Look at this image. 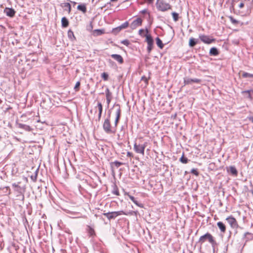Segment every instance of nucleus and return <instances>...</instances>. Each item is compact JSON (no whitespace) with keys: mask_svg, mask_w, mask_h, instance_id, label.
Segmentation results:
<instances>
[{"mask_svg":"<svg viewBox=\"0 0 253 253\" xmlns=\"http://www.w3.org/2000/svg\"><path fill=\"white\" fill-rule=\"evenodd\" d=\"M103 214L108 219L110 220L112 219L115 218L117 216H118L119 215H120L122 214H126L123 211H112V212L104 213Z\"/></svg>","mask_w":253,"mask_h":253,"instance_id":"3","label":"nucleus"},{"mask_svg":"<svg viewBox=\"0 0 253 253\" xmlns=\"http://www.w3.org/2000/svg\"><path fill=\"white\" fill-rule=\"evenodd\" d=\"M139 34L141 36H145V35H144V33L145 32V30H143V29H140L139 30Z\"/></svg>","mask_w":253,"mask_h":253,"instance_id":"40","label":"nucleus"},{"mask_svg":"<svg viewBox=\"0 0 253 253\" xmlns=\"http://www.w3.org/2000/svg\"><path fill=\"white\" fill-rule=\"evenodd\" d=\"M140 12L142 14H145L147 12V10L146 9H144L142 10Z\"/></svg>","mask_w":253,"mask_h":253,"instance_id":"49","label":"nucleus"},{"mask_svg":"<svg viewBox=\"0 0 253 253\" xmlns=\"http://www.w3.org/2000/svg\"><path fill=\"white\" fill-rule=\"evenodd\" d=\"M18 125V127L20 128L25 129V130H26L27 131H30L32 130V128L28 125H27L25 124H19Z\"/></svg>","mask_w":253,"mask_h":253,"instance_id":"17","label":"nucleus"},{"mask_svg":"<svg viewBox=\"0 0 253 253\" xmlns=\"http://www.w3.org/2000/svg\"><path fill=\"white\" fill-rule=\"evenodd\" d=\"M110 116L108 118H106L103 124V128L104 131L107 134L113 133L115 132L114 131H113L112 129V127L111 126L110 121Z\"/></svg>","mask_w":253,"mask_h":253,"instance_id":"1","label":"nucleus"},{"mask_svg":"<svg viewBox=\"0 0 253 253\" xmlns=\"http://www.w3.org/2000/svg\"><path fill=\"white\" fill-rule=\"evenodd\" d=\"M228 18H229V19L231 21V22H232V23L234 25H237V24H239V23H240V22L239 21L235 19L231 16H229Z\"/></svg>","mask_w":253,"mask_h":253,"instance_id":"26","label":"nucleus"},{"mask_svg":"<svg viewBox=\"0 0 253 253\" xmlns=\"http://www.w3.org/2000/svg\"><path fill=\"white\" fill-rule=\"evenodd\" d=\"M129 25V23L127 21L125 22L123 24H122L121 26L119 27V30H121L123 29H126L128 27Z\"/></svg>","mask_w":253,"mask_h":253,"instance_id":"24","label":"nucleus"},{"mask_svg":"<svg viewBox=\"0 0 253 253\" xmlns=\"http://www.w3.org/2000/svg\"><path fill=\"white\" fill-rule=\"evenodd\" d=\"M198 69H199V70H201L203 72H205L206 71V68H201L200 66H198Z\"/></svg>","mask_w":253,"mask_h":253,"instance_id":"41","label":"nucleus"},{"mask_svg":"<svg viewBox=\"0 0 253 253\" xmlns=\"http://www.w3.org/2000/svg\"><path fill=\"white\" fill-rule=\"evenodd\" d=\"M78 10L81 11L84 13H86V7L85 4H80L77 7Z\"/></svg>","mask_w":253,"mask_h":253,"instance_id":"20","label":"nucleus"},{"mask_svg":"<svg viewBox=\"0 0 253 253\" xmlns=\"http://www.w3.org/2000/svg\"><path fill=\"white\" fill-rule=\"evenodd\" d=\"M38 169L35 172V174L31 176V179L34 182L37 180Z\"/></svg>","mask_w":253,"mask_h":253,"instance_id":"34","label":"nucleus"},{"mask_svg":"<svg viewBox=\"0 0 253 253\" xmlns=\"http://www.w3.org/2000/svg\"><path fill=\"white\" fill-rule=\"evenodd\" d=\"M12 185L15 189L20 186L18 184H17L15 183H13Z\"/></svg>","mask_w":253,"mask_h":253,"instance_id":"42","label":"nucleus"},{"mask_svg":"<svg viewBox=\"0 0 253 253\" xmlns=\"http://www.w3.org/2000/svg\"><path fill=\"white\" fill-rule=\"evenodd\" d=\"M14 191L18 193V195H17V196H18L19 195H22L23 199H24V196L23 192L25 191L24 188L22 189V187H21L20 186H19L18 188L14 189Z\"/></svg>","mask_w":253,"mask_h":253,"instance_id":"15","label":"nucleus"},{"mask_svg":"<svg viewBox=\"0 0 253 253\" xmlns=\"http://www.w3.org/2000/svg\"><path fill=\"white\" fill-rule=\"evenodd\" d=\"M63 6L64 7H66L67 8V11H68V13H70L71 12V5L69 3L67 2V3H64Z\"/></svg>","mask_w":253,"mask_h":253,"instance_id":"29","label":"nucleus"},{"mask_svg":"<svg viewBox=\"0 0 253 253\" xmlns=\"http://www.w3.org/2000/svg\"><path fill=\"white\" fill-rule=\"evenodd\" d=\"M5 188H6V189H8V190H9V193H8V194H10V189H9V187L8 186H7V187H5Z\"/></svg>","mask_w":253,"mask_h":253,"instance_id":"51","label":"nucleus"},{"mask_svg":"<svg viewBox=\"0 0 253 253\" xmlns=\"http://www.w3.org/2000/svg\"><path fill=\"white\" fill-rule=\"evenodd\" d=\"M142 23V20L140 18H137L134 20L130 24V28L132 29H135L139 26H140Z\"/></svg>","mask_w":253,"mask_h":253,"instance_id":"8","label":"nucleus"},{"mask_svg":"<svg viewBox=\"0 0 253 253\" xmlns=\"http://www.w3.org/2000/svg\"><path fill=\"white\" fill-rule=\"evenodd\" d=\"M114 30H117L118 32H120L121 30H119V27H117L116 28H115L114 29Z\"/></svg>","mask_w":253,"mask_h":253,"instance_id":"52","label":"nucleus"},{"mask_svg":"<svg viewBox=\"0 0 253 253\" xmlns=\"http://www.w3.org/2000/svg\"><path fill=\"white\" fill-rule=\"evenodd\" d=\"M172 18L173 19V20L175 21V22H176L178 21V18H179V15L178 13L175 12H173L172 13Z\"/></svg>","mask_w":253,"mask_h":253,"instance_id":"28","label":"nucleus"},{"mask_svg":"<svg viewBox=\"0 0 253 253\" xmlns=\"http://www.w3.org/2000/svg\"><path fill=\"white\" fill-rule=\"evenodd\" d=\"M93 33L95 36H99L103 34V32L101 30H95L93 31Z\"/></svg>","mask_w":253,"mask_h":253,"instance_id":"30","label":"nucleus"},{"mask_svg":"<svg viewBox=\"0 0 253 253\" xmlns=\"http://www.w3.org/2000/svg\"><path fill=\"white\" fill-rule=\"evenodd\" d=\"M101 77L104 81H107L108 79V75L107 73L104 72L101 74Z\"/></svg>","mask_w":253,"mask_h":253,"instance_id":"35","label":"nucleus"},{"mask_svg":"<svg viewBox=\"0 0 253 253\" xmlns=\"http://www.w3.org/2000/svg\"><path fill=\"white\" fill-rule=\"evenodd\" d=\"M118 0H111V1H117Z\"/></svg>","mask_w":253,"mask_h":253,"instance_id":"54","label":"nucleus"},{"mask_svg":"<svg viewBox=\"0 0 253 253\" xmlns=\"http://www.w3.org/2000/svg\"><path fill=\"white\" fill-rule=\"evenodd\" d=\"M146 33H148V30H146Z\"/></svg>","mask_w":253,"mask_h":253,"instance_id":"56","label":"nucleus"},{"mask_svg":"<svg viewBox=\"0 0 253 253\" xmlns=\"http://www.w3.org/2000/svg\"><path fill=\"white\" fill-rule=\"evenodd\" d=\"M239 7H240V8H243V7L244 6V3H243V2L240 3V4H239Z\"/></svg>","mask_w":253,"mask_h":253,"instance_id":"47","label":"nucleus"},{"mask_svg":"<svg viewBox=\"0 0 253 253\" xmlns=\"http://www.w3.org/2000/svg\"><path fill=\"white\" fill-rule=\"evenodd\" d=\"M156 42L157 45L159 47H160L161 49H162L164 47V44L163 43L162 41L159 38L157 37L156 39Z\"/></svg>","mask_w":253,"mask_h":253,"instance_id":"22","label":"nucleus"},{"mask_svg":"<svg viewBox=\"0 0 253 253\" xmlns=\"http://www.w3.org/2000/svg\"><path fill=\"white\" fill-rule=\"evenodd\" d=\"M112 164L115 165V166L117 168H119V167L122 166L123 164V163L116 161L112 163Z\"/></svg>","mask_w":253,"mask_h":253,"instance_id":"36","label":"nucleus"},{"mask_svg":"<svg viewBox=\"0 0 253 253\" xmlns=\"http://www.w3.org/2000/svg\"><path fill=\"white\" fill-rule=\"evenodd\" d=\"M127 156H128V157H132V153H131V152H128L127 153Z\"/></svg>","mask_w":253,"mask_h":253,"instance_id":"48","label":"nucleus"},{"mask_svg":"<svg viewBox=\"0 0 253 253\" xmlns=\"http://www.w3.org/2000/svg\"><path fill=\"white\" fill-rule=\"evenodd\" d=\"M242 77L243 78H253V74L246 73V72H243L242 74Z\"/></svg>","mask_w":253,"mask_h":253,"instance_id":"31","label":"nucleus"},{"mask_svg":"<svg viewBox=\"0 0 253 253\" xmlns=\"http://www.w3.org/2000/svg\"><path fill=\"white\" fill-rule=\"evenodd\" d=\"M4 13L7 16L13 17L15 15L16 11L12 8L6 7L4 9Z\"/></svg>","mask_w":253,"mask_h":253,"instance_id":"10","label":"nucleus"},{"mask_svg":"<svg viewBox=\"0 0 253 253\" xmlns=\"http://www.w3.org/2000/svg\"><path fill=\"white\" fill-rule=\"evenodd\" d=\"M73 2V3L74 5H75V4H76V2H75V1H73V2Z\"/></svg>","mask_w":253,"mask_h":253,"instance_id":"55","label":"nucleus"},{"mask_svg":"<svg viewBox=\"0 0 253 253\" xmlns=\"http://www.w3.org/2000/svg\"><path fill=\"white\" fill-rule=\"evenodd\" d=\"M113 193L116 195H119V192L118 190H115Z\"/></svg>","mask_w":253,"mask_h":253,"instance_id":"44","label":"nucleus"},{"mask_svg":"<svg viewBox=\"0 0 253 253\" xmlns=\"http://www.w3.org/2000/svg\"><path fill=\"white\" fill-rule=\"evenodd\" d=\"M80 84H81L80 82L78 81L76 83V84L74 86V90H75V91H78L79 90Z\"/></svg>","mask_w":253,"mask_h":253,"instance_id":"33","label":"nucleus"},{"mask_svg":"<svg viewBox=\"0 0 253 253\" xmlns=\"http://www.w3.org/2000/svg\"><path fill=\"white\" fill-rule=\"evenodd\" d=\"M210 53L213 55H216L218 54V52L216 48L212 47L210 50Z\"/></svg>","mask_w":253,"mask_h":253,"instance_id":"27","label":"nucleus"},{"mask_svg":"<svg viewBox=\"0 0 253 253\" xmlns=\"http://www.w3.org/2000/svg\"><path fill=\"white\" fill-rule=\"evenodd\" d=\"M111 56L113 59L119 63H122L123 62V58L122 56L119 54H112Z\"/></svg>","mask_w":253,"mask_h":253,"instance_id":"13","label":"nucleus"},{"mask_svg":"<svg viewBox=\"0 0 253 253\" xmlns=\"http://www.w3.org/2000/svg\"><path fill=\"white\" fill-rule=\"evenodd\" d=\"M250 120L253 123V117L250 118Z\"/></svg>","mask_w":253,"mask_h":253,"instance_id":"53","label":"nucleus"},{"mask_svg":"<svg viewBox=\"0 0 253 253\" xmlns=\"http://www.w3.org/2000/svg\"><path fill=\"white\" fill-rule=\"evenodd\" d=\"M121 42L126 46H128L129 44V42L127 40H123Z\"/></svg>","mask_w":253,"mask_h":253,"instance_id":"37","label":"nucleus"},{"mask_svg":"<svg viewBox=\"0 0 253 253\" xmlns=\"http://www.w3.org/2000/svg\"><path fill=\"white\" fill-rule=\"evenodd\" d=\"M106 97L107 100V103L109 105L112 98V93L110 91L109 89L107 88L105 90Z\"/></svg>","mask_w":253,"mask_h":253,"instance_id":"12","label":"nucleus"},{"mask_svg":"<svg viewBox=\"0 0 253 253\" xmlns=\"http://www.w3.org/2000/svg\"><path fill=\"white\" fill-rule=\"evenodd\" d=\"M61 24L63 28H66L69 26V21L66 17H64L61 19Z\"/></svg>","mask_w":253,"mask_h":253,"instance_id":"19","label":"nucleus"},{"mask_svg":"<svg viewBox=\"0 0 253 253\" xmlns=\"http://www.w3.org/2000/svg\"><path fill=\"white\" fill-rule=\"evenodd\" d=\"M250 92H251V90H246V91H244V93H247L249 94V97H251V95H250Z\"/></svg>","mask_w":253,"mask_h":253,"instance_id":"43","label":"nucleus"},{"mask_svg":"<svg viewBox=\"0 0 253 253\" xmlns=\"http://www.w3.org/2000/svg\"><path fill=\"white\" fill-rule=\"evenodd\" d=\"M116 106H118V108L116 110V119L115 121V127H116L118 125V124L119 123V120H120V118L121 117V110L120 109V105L119 104H117L116 105Z\"/></svg>","mask_w":253,"mask_h":253,"instance_id":"11","label":"nucleus"},{"mask_svg":"<svg viewBox=\"0 0 253 253\" xmlns=\"http://www.w3.org/2000/svg\"><path fill=\"white\" fill-rule=\"evenodd\" d=\"M145 37H146V42L148 44V50L150 51L153 48L154 42L153 39H152L151 36L149 34H146Z\"/></svg>","mask_w":253,"mask_h":253,"instance_id":"7","label":"nucleus"},{"mask_svg":"<svg viewBox=\"0 0 253 253\" xmlns=\"http://www.w3.org/2000/svg\"><path fill=\"white\" fill-rule=\"evenodd\" d=\"M141 80L144 81L146 83H147V79L145 77H142V78H141Z\"/></svg>","mask_w":253,"mask_h":253,"instance_id":"46","label":"nucleus"},{"mask_svg":"<svg viewBox=\"0 0 253 253\" xmlns=\"http://www.w3.org/2000/svg\"><path fill=\"white\" fill-rule=\"evenodd\" d=\"M227 171L234 175H237L238 171L234 166H230L227 169Z\"/></svg>","mask_w":253,"mask_h":253,"instance_id":"16","label":"nucleus"},{"mask_svg":"<svg viewBox=\"0 0 253 253\" xmlns=\"http://www.w3.org/2000/svg\"><path fill=\"white\" fill-rule=\"evenodd\" d=\"M90 234H91V235H92L93 233L94 232L93 230L92 229H91V228H90Z\"/></svg>","mask_w":253,"mask_h":253,"instance_id":"50","label":"nucleus"},{"mask_svg":"<svg viewBox=\"0 0 253 253\" xmlns=\"http://www.w3.org/2000/svg\"><path fill=\"white\" fill-rule=\"evenodd\" d=\"M197 43V42L194 38H191L189 40V44L191 47L194 46Z\"/></svg>","mask_w":253,"mask_h":253,"instance_id":"25","label":"nucleus"},{"mask_svg":"<svg viewBox=\"0 0 253 253\" xmlns=\"http://www.w3.org/2000/svg\"><path fill=\"white\" fill-rule=\"evenodd\" d=\"M96 107L98 108V112H98V120L100 121L101 117L102 111H103V106H102L101 103L100 102H98L97 103V106L96 107Z\"/></svg>","mask_w":253,"mask_h":253,"instance_id":"14","label":"nucleus"},{"mask_svg":"<svg viewBox=\"0 0 253 253\" xmlns=\"http://www.w3.org/2000/svg\"><path fill=\"white\" fill-rule=\"evenodd\" d=\"M202 80L197 78H190L188 77H186L184 78V84L185 85H192L193 84H201Z\"/></svg>","mask_w":253,"mask_h":253,"instance_id":"4","label":"nucleus"},{"mask_svg":"<svg viewBox=\"0 0 253 253\" xmlns=\"http://www.w3.org/2000/svg\"><path fill=\"white\" fill-rule=\"evenodd\" d=\"M180 161L183 164H187L188 160L187 158L184 157V155L180 159Z\"/></svg>","mask_w":253,"mask_h":253,"instance_id":"32","label":"nucleus"},{"mask_svg":"<svg viewBox=\"0 0 253 253\" xmlns=\"http://www.w3.org/2000/svg\"><path fill=\"white\" fill-rule=\"evenodd\" d=\"M147 145V142H145L143 144H137V143H135L134 144V150L136 153L144 155V150Z\"/></svg>","mask_w":253,"mask_h":253,"instance_id":"6","label":"nucleus"},{"mask_svg":"<svg viewBox=\"0 0 253 253\" xmlns=\"http://www.w3.org/2000/svg\"><path fill=\"white\" fill-rule=\"evenodd\" d=\"M68 35L69 37H71V36H73L74 38H75L74 33L71 30H69L68 32Z\"/></svg>","mask_w":253,"mask_h":253,"instance_id":"39","label":"nucleus"},{"mask_svg":"<svg viewBox=\"0 0 253 253\" xmlns=\"http://www.w3.org/2000/svg\"><path fill=\"white\" fill-rule=\"evenodd\" d=\"M191 172L195 175H198L199 172H198L197 170L195 169H191Z\"/></svg>","mask_w":253,"mask_h":253,"instance_id":"38","label":"nucleus"},{"mask_svg":"<svg viewBox=\"0 0 253 253\" xmlns=\"http://www.w3.org/2000/svg\"><path fill=\"white\" fill-rule=\"evenodd\" d=\"M217 225L220 230L221 232L224 233L226 231V226L223 222L219 221L217 223Z\"/></svg>","mask_w":253,"mask_h":253,"instance_id":"18","label":"nucleus"},{"mask_svg":"<svg viewBox=\"0 0 253 253\" xmlns=\"http://www.w3.org/2000/svg\"><path fill=\"white\" fill-rule=\"evenodd\" d=\"M206 240H208L209 241V242L212 244L213 246H214V244H215V242L213 240V237L209 233H207L206 234L202 236L199 239V242L201 244H202L204 242H205Z\"/></svg>","mask_w":253,"mask_h":253,"instance_id":"2","label":"nucleus"},{"mask_svg":"<svg viewBox=\"0 0 253 253\" xmlns=\"http://www.w3.org/2000/svg\"><path fill=\"white\" fill-rule=\"evenodd\" d=\"M157 5L158 9L162 11H165L171 8L169 3L164 1H157Z\"/></svg>","mask_w":253,"mask_h":253,"instance_id":"5","label":"nucleus"},{"mask_svg":"<svg viewBox=\"0 0 253 253\" xmlns=\"http://www.w3.org/2000/svg\"><path fill=\"white\" fill-rule=\"evenodd\" d=\"M226 220L232 226L235 225L236 223V219L234 217H228L226 218Z\"/></svg>","mask_w":253,"mask_h":253,"instance_id":"21","label":"nucleus"},{"mask_svg":"<svg viewBox=\"0 0 253 253\" xmlns=\"http://www.w3.org/2000/svg\"><path fill=\"white\" fill-rule=\"evenodd\" d=\"M129 199L137 206L139 207H142V204H139L138 202L135 199L134 197L132 196H129Z\"/></svg>","mask_w":253,"mask_h":253,"instance_id":"23","label":"nucleus"},{"mask_svg":"<svg viewBox=\"0 0 253 253\" xmlns=\"http://www.w3.org/2000/svg\"><path fill=\"white\" fill-rule=\"evenodd\" d=\"M199 38L201 40V41L207 44L211 43V42L214 41V39H211L210 38V37L208 36L204 35H200L199 36Z\"/></svg>","mask_w":253,"mask_h":253,"instance_id":"9","label":"nucleus"},{"mask_svg":"<svg viewBox=\"0 0 253 253\" xmlns=\"http://www.w3.org/2000/svg\"><path fill=\"white\" fill-rule=\"evenodd\" d=\"M146 1L148 3L152 4L153 3L154 0H146Z\"/></svg>","mask_w":253,"mask_h":253,"instance_id":"45","label":"nucleus"}]
</instances>
